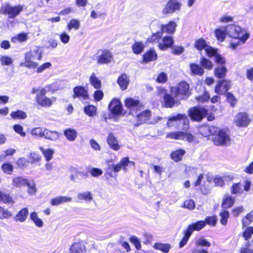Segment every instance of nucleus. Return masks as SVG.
<instances>
[{
	"mask_svg": "<svg viewBox=\"0 0 253 253\" xmlns=\"http://www.w3.org/2000/svg\"><path fill=\"white\" fill-rule=\"evenodd\" d=\"M221 217L220 223L223 225H225L227 223L228 219L229 217V213L228 211L224 210L220 213Z\"/></svg>",
	"mask_w": 253,
	"mask_h": 253,
	"instance_id": "nucleus-51",
	"label": "nucleus"
},
{
	"mask_svg": "<svg viewBox=\"0 0 253 253\" xmlns=\"http://www.w3.org/2000/svg\"><path fill=\"white\" fill-rule=\"evenodd\" d=\"M189 67L192 75L201 76L204 74V69L201 65L192 63L190 64Z\"/></svg>",
	"mask_w": 253,
	"mask_h": 253,
	"instance_id": "nucleus-25",
	"label": "nucleus"
},
{
	"mask_svg": "<svg viewBox=\"0 0 253 253\" xmlns=\"http://www.w3.org/2000/svg\"><path fill=\"white\" fill-rule=\"evenodd\" d=\"M208 45L207 44L206 41L203 39H200L196 41L195 43V47L199 50L202 49H206V47Z\"/></svg>",
	"mask_w": 253,
	"mask_h": 253,
	"instance_id": "nucleus-45",
	"label": "nucleus"
},
{
	"mask_svg": "<svg viewBox=\"0 0 253 253\" xmlns=\"http://www.w3.org/2000/svg\"><path fill=\"white\" fill-rule=\"evenodd\" d=\"M40 150L47 161H49L52 158L54 152L52 149H45L42 147H41Z\"/></svg>",
	"mask_w": 253,
	"mask_h": 253,
	"instance_id": "nucleus-48",
	"label": "nucleus"
},
{
	"mask_svg": "<svg viewBox=\"0 0 253 253\" xmlns=\"http://www.w3.org/2000/svg\"><path fill=\"white\" fill-rule=\"evenodd\" d=\"M227 72V69L225 66H218L214 69V76L219 79L224 78Z\"/></svg>",
	"mask_w": 253,
	"mask_h": 253,
	"instance_id": "nucleus-29",
	"label": "nucleus"
},
{
	"mask_svg": "<svg viewBox=\"0 0 253 253\" xmlns=\"http://www.w3.org/2000/svg\"><path fill=\"white\" fill-rule=\"evenodd\" d=\"M25 62L23 65L27 68H36L38 64L34 61L36 60H41L42 58V51L38 47L31 50L26 53L25 55Z\"/></svg>",
	"mask_w": 253,
	"mask_h": 253,
	"instance_id": "nucleus-2",
	"label": "nucleus"
},
{
	"mask_svg": "<svg viewBox=\"0 0 253 253\" xmlns=\"http://www.w3.org/2000/svg\"><path fill=\"white\" fill-rule=\"evenodd\" d=\"M64 134L68 140L74 141L77 136L78 133L74 129L67 128L64 130Z\"/></svg>",
	"mask_w": 253,
	"mask_h": 253,
	"instance_id": "nucleus-30",
	"label": "nucleus"
},
{
	"mask_svg": "<svg viewBox=\"0 0 253 253\" xmlns=\"http://www.w3.org/2000/svg\"><path fill=\"white\" fill-rule=\"evenodd\" d=\"M199 63L204 69L211 70L213 68V65L212 62L204 56H202L200 58Z\"/></svg>",
	"mask_w": 253,
	"mask_h": 253,
	"instance_id": "nucleus-32",
	"label": "nucleus"
},
{
	"mask_svg": "<svg viewBox=\"0 0 253 253\" xmlns=\"http://www.w3.org/2000/svg\"><path fill=\"white\" fill-rule=\"evenodd\" d=\"M28 180L22 177H16L13 179L12 185L17 187H21L26 185Z\"/></svg>",
	"mask_w": 253,
	"mask_h": 253,
	"instance_id": "nucleus-38",
	"label": "nucleus"
},
{
	"mask_svg": "<svg viewBox=\"0 0 253 253\" xmlns=\"http://www.w3.org/2000/svg\"><path fill=\"white\" fill-rule=\"evenodd\" d=\"M108 109L112 114L118 115L121 114L123 110V106L119 99L114 98L109 104Z\"/></svg>",
	"mask_w": 253,
	"mask_h": 253,
	"instance_id": "nucleus-10",
	"label": "nucleus"
},
{
	"mask_svg": "<svg viewBox=\"0 0 253 253\" xmlns=\"http://www.w3.org/2000/svg\"><path fill=\"white\" fill-rule=\"evenodd\" d=\"M173 43V40L171 37L166 36L163 38L162 42L159 43V48L161 50H165L169 47H171Z\"/></svg>",
	"mask_w": 253,
	"mask_h": 253,
	"instance_id": "nucleus-21",
	"label": "nucleus"
},
{
	"mask_svg": "<svg viewBox=\"0 0 253 253\" xmlns=\"http://www.w3.org/2000/svg\"><path fill=\"white\" fill-rule=\"evenodd\" d=\"M129 79L126 74L122 75L118 79L117 83L122 90L127 88L129 84Z\"/></svg>",
	"mask_w": 253,
	"mask_h": 253,
	"instance_id": "nucleus-28",
	"label": "nucleus"
},
{
	"mask_svg": "<svg viewBox=\"0 0 253 253\" xmlns=\"http://www.w3.org/2000/svg\"><path fill=\"white\" fill-rule=\"evenodd\" d=\"M207 110L203 108L194 107L189 110V116L192 120L201 121L207 115Z\"/></svg>",
	"mask_w": 253,
	"mask_h": 253,
	"instance_id": "nucleus-6",
	"label": "nucleus"
},
{
	"mask_svg": "<svg viewBox=\"0 0 253 253\" xmlns=\"http://www.w3.org/2000/svg\"><path fill=\"white\" fill-rule=\"evenodd\" d=\"M176 26V24L175 22L170 21L168 24L161 25L160 30L162 32V33L165 32L168 34H173L175 31Z\"/></svg>",
	"mask_w": 253,
	"mask_h": 253,
	"instance_id": "nucleus-26",
	"label": "nucleus"
},
{
	"mask_svg": "<svg viewBox=\"0 0 253 253\" xmlns=\"http://www.w3.org/2000/svg\"><path fill=\"white\" fill-rule=\"evenodd\" d=\"M196 99L201 102H204L209 100L210 95L209 93L204 89L203 94L196 97Z\"/></svg>",
	"mask_w": 253,
	"mask_h": 253,
	"instance_id": "nucleus-55",
	"label": "nucleus"
},
{
	"mask_svg": "<svg viewBox=\"0 0 253 253\" xmlns=\"http://www.w3.org/2000/svg\"><path fill=\"white\" fill-rule=\"evenodd\" d=\"M107 143L109 147L113 150L118 151L120 149V146L119 145L118 141L113 133L108 134L107 138Z\"/></svg>",
	"mask_w": 253,
	"mask_h": 253,
	"instance_id": "nucleus-18",
	"label": "nucleus"
},
{
	"mask_svg": "<svg viewBox=\"0 0 253 253\" xmlns=\"http://www.w3.org/2000/svg\"><path fill=\"white\" fill-rule=\"evenodd\" d=\"M72 198L67 196H58L51 200L50 204L53 206H57L61 204L70 202Z\"/></svg>",
	"mask_w": 253,
	"mask_h": 253,
	"instance_id": "nucleus-27",
	"label": "nucleus"
},
{
	"mask_svg": "<svg viewBox=\"0 0 253 253\" xmlns=\"http://www.w3.org/2000/svg\"><path fill=\"white\" fill-rule=\"evenodd\" d=\"M226 96L228 102L230 103V105L233 107L237 103V99L234 95L231 92H227Z\"/></svg>",
	"mask_w": 253,
	"mask_h": 253,
	"instance_id": "nucleus-54",
	"label": "nucleus"
},
{
	"mask_svg": "<svg viewBox=\"0 0 253 253\" xmlns=\"http://www.w3.org/2000/svg\"><path fill=\"white\" fill-rule=\"evenodd\" d=\"M203 129L205 130L208 131L209 134H207V135H213L215 136L216 135L217 133H219V131L222 130L218 127L213 126H205L203 127Z\"/></svg>",
	"mask_w": 253,
	"mask_h": 253,
	"instance_id": "nucleus-47",
	"label": "nucleus"
},
{
	"mask_svg": "<svg viewBox=\"0 0 253 253\" xmlns=\"http://www.w3.org/2000/svg\"><path fill=\"white\" fill-rule=\"evenodd\" d=\"M215 34L218 41L223 42L227 35L226 31V27L220 28L215 31Z\"/></svg>",
	"mask_w": 253,
	"mask_h": 253,
	"instance_id": "nucleus-37",
	"label": "nucleus"
},
{
	"mask_svg": "<svg viewBox=\"0 0 253 253\" xmlns=\"http://www.w3.org/2000/svg\"><path fill=\"white\" fill-rule=\"evenodd\" d=\"M180 3L176 0H169L163 10V13L165 14L172 13L176 10H179L181 7Z\"/></svg>",
	"mask_w": 253,
	"mask_h": 253,
	"instance_id": "nucleus-11",
	"label": "nucleus"
},
{
	"mask_svg": "<svg viewBox=\"0 0 253 253\" xmlns=\"http://www.w3.org/2000/svg\"><path fill=\"white\" fill-rule=\"evenodd\" d=\"M45 129L44 127H35L32 129L31 134L36 136L43 138Z\"/></svg>",
	"mask_w": 253,
	"mask_h": 253,
	"instance_id": "nucleus-44",
	"label": "nucleus"
},
{
	"mask_svg": "<svg viewBox=\"0 0 253 253\" xmlns=\"http://www.w3.org/2000/svg\"><path fill=\"white\" fill-rule=\"evenodd\" d=\"M77 197L79 200H84L86 202H90L93 199L92 194L89 191L80 192L78 194Z\"/></svg>",
	"mask_w": 253,
	"mask_h": 253,
	"instance_id": "nucleus-39",
	"label": "nucleus"
},
{
	"mask_svg": "<svg viewBox=\"0 0 253 253\" xmlns=\"http://www.w3.org/2000/svg\"><path fill=\"white\" fill-rule=\"evenodd\" d=\"M29 159L30 163L34 164L40 161V156L38 153L35 152L31 153Z\"/></svg>",
	"mask_w": 253,
	"mask_h": 253,
	"instance_id": "nucleus-62",
	"label": "nucleus"
},
{
	"mask_svg": "<svg viewBox=\"0 0 253 253\" xmlns=\"http://www.w3.org/2000/svg\"><path fill=\"white\" fill-rule=\"evenodd\" d=\"M96 107L94 105H88L85 106L84 109V113L89 117H93L96 114Z\"/></svg>",
	"mask_w": 253,
	"mask_h": 253,
	"instance_id": "nucleus-41",
	"label": "nucleus"
},
{
	"mask_svg": "<svg viewBox=\"0 0 253 253\" xmlns=\"http://www.w3.org/2000/svg\"><path fill=\"white\" fill-rule=\"evenodd\" d=\"M166 90L165 89L162 90V93H164V100L165 105L167 107L171 108L174 104L177 103V101L174 100L172 97L173 95H170L169 94L166 93Z\"/></svg>",
	"mask_w": 253,
	"mask_h": 253,
	"instance_id": "nucleus-22",
	"label": "nucleus"
},
{
	"mask_svg": "<svg viewBox=\"0 0 253 253\" xmlns=\"http://www.w3.org/2000/svg\"><path fill=\"white\" fill-rule=\"evenodd\" d=\"M80 27V22L79 20L73 19L70 21L67 24V28L69 31L74 29L76 30H78Z\"/></svg>",
	"mask_w": 253,
	"mask_h": 253,
	"instance_id": "nucleus-46",
	"label": "nucleus"
},
{
	"mask_svg": "<svg viewBox=\"0 0 253 253\" xmlns=\"http://www.w3.org/2000/svg\"><path fill=\"white\" fill-rule=\"evenodd\" d=\"M179 124H182L184 126V128H187L188 125V120L184 114H178L176 116H172L169 118L167 122V126L171 127L173 126H177Z\"/></svg>",
	"mask_w": 253,
	"mask_h": 253,
	"instance_id": "nucleus-5",
	"label": "nucleus"
},
{
	"mask_svg": "<svg viewBox=\"0 0 253 253\" xmlns=\"http://www.w3.org/2000/svg\"><path fill=\"white\" fill-rule=\"evenodd\" d=\"M46 92L45 89H41L36 96V101L38 104L42 107H49L51 106L52 101L50 98L46 97Z\"/></svg>",
	"mask_w": 253,
	"mask_h": 253,
	"instance_id": "nucleus-7",
	"label": "nucleus"
},
{
	"mask_svg": "<svg viewBox=\"0 0 253 253\" xmlns=\"http://www.w3.org/2000/svg\"><path fill=\"white\" fill-rule=\"evenodd\" d=\"M70 251L72 253H85L86 250L83 242H77L72 245Z\"/></svg>",
	"mask_w": 253,
	"mask_h": 253,
	"instance_id": "nucleus-24",
	"label": "nucleus"
},
{
	"mask_svg": "<svg viewBox=\"0 0 253 253\" xmlns=\"http://www.w3.org/2000/svg\"><path fill=\"white\" fill-rule=\"evenodd\" d=\"M253 221V211L249 213L242 220L243 226L246 227Z\"/></svg>",
	"mask_w": 253,
	"mask_h": 253,
	"instance_id": "nucleus-50",
	"label": "nucleus"
},
{
	"mask_svg": "<svg viewBox=\"0 0 253 253\" xmlns=\"http://www.w3.org/2000/svg\"><path fill=\"white\" fill-rule=\"evenodd\" d=\"M136 117L138 124L142 123L149 124L151 118V112L148 110H145L137 114Z\"/></svg>",
	"mask_w": 253,
	"mask_h": 253,
	"instance_id": "nucleus-20",
	"label": "nucleus"
},
{
	"mask_svg": "<svg viewBox=\"0 0 253 253\" xmlns=\"http://www.w3.org/2000/svg\"><path fill=\"white\" fill-rule=\"evenodd\" d=\"M90 84L96 89H99L101 87V83L100 80L96 76L95 73L92 74L89 78Z\"/></svg>",
	"mask_w": 253,
	"mask_h": 253,
	"instance_id": "nucleus-40",
	"label": "nucleus"
},
{
	"mask_svg": "<svg viewBox=\"0 0 253 253\" xmlns=\"http://www.w3.org/2000/svg\"><path fill=\"white\" fill-rule=\"evenodd\" d=\"M0 61L2 65H10L12 62V59L7 56H2L0 58Z\"/></svg>",
	"mask_w": 253,
	"mask_h": 253,
	"instance_id": "nucleus-61",
	"label": "nucleus"
},
{
	"mask_svg": "<svg viewBox=\"0 0 253 253\" xmlns=\"http://www.w3.org/2000/svg\"><path fill=\"white\" fill-rule=\"evenodd\" d=\"M23 10V6L17 5L12 6L7 5L3 8L4 13L7 15L10 18H15Z\"/></svg>",
	"mask_w": 253,
	"mask_h": 253,
	"instance_id": "nucleus-9",
	"label": "nucleus"
},
{
	"mask_svg": "<svg viewBox=\"0 0 253 253\" xmlns=\"http://www.w3.org/2000/svg\"><path fill=\"white\" fill-rule=\"evenodd\" d=\"M27 34L22 33L18 34L17 36L13 37L12 39V41L14 42H15L16 41H18L20 42H23L27 41Z\"/></svg>",
	"mask_w": 253,
	"mask_h": 253,
	"instance_id": "nucleus-57",
	"label": "nucleus"
},
{
	"mask_svg": "<svg viewBox=\"0 0 253 253\" xmlns=\"http://www.w3.org/2000/svg\"><path fill=\"white\" fill-rule=\"evenodd\" d=\"M185 154V150L179 149L174 152H172L170 154L171 159L175 162H178L181 160L182 157Z\"/></svg>",
	"mask_w": 253,
	"mask_h": 253,
	"instance_id": "nucleus-33",
	"label": "nucleus"
},
{
	"mask_svg": "<svg viewBox=\"0 0 253 253\" xmlns=\"http://www.w3.org/2000/svg\"><path fill=\"white\" fill-rule=\"evenodd\" d=\"M128 164L134 166V163L132 161H129L128 158L127 157L124 158L119 164L113 165L112 166V169L114 172H118L122 168H123L125 169L126 167L127 166Z\"/></svg>",
	"mask_w": 253,
	"mask_h": 253,
	"instance_id": "nucleus-19",
	"label": "nucleus"
},
{
	"mask_svg": "<svg viewBox=\"0 0 253 253\" xmlns=\"http://www.w3.org/2000/svg\"><path fill=\"white\" fill-rule=\"evenodd\" d=\"M206 226V222L203 220H199L188 225L187 229L184 230L190 235L194 231H199Z\"/></svg>",
	"mask_w": 253,
	"mask_h": 253,
	"instance_id": "nucleus-15",
	"label": "nucleus"
},
{
	"mask_svg": "<svg viewBox=\"0 0 253 253\" xmlns=\"http://www.w3.org/2000/svg\"><path fill=\"white\" fill-rule=\"evenodd\" d=\"M89 172L91 176L94 177H97L102 174L103 171L101 169L93 168L89 169Z\"/></svg>",
	"mask_w": 253,
	"mask_h": 253,
	"instance_id": "nucleus-63",
	"label": "nucleus"
},
{
	"mask_svg": "<svg viewBox=\"0 0 253 253\" xmlns=\"http://www.w3.org/2000/svg\"><path fill=\"white\" fill-rule=\"evenodd\" d=\"M171 93L178 99H185L191 94L189 84L185 82H180L177 86L171 88Z\"/></svg>",
	"mask_w": 253,
	"mask_h": 253,
	"instance_id": "nucleus-3",
	"label": "nucleus"
},
{
	"mask_svg": "<svg viewBox=\"0 0 253 253\" xmlns=\"http://www.w3.org/2000/svg\"><path fill=\"white\" fill-rule=\"evenodd\" d=\"M235 202V198L230 196H226L224 197L222 203V208L223 209H228L232 206Z\"/></svg>",
	"mask_w": 253,
	"mask_h": 253,
	"instance_id": "nucleus-34",
	"label": "nucleus"
},
{
	"mask_svg": "<svg viewBox=\"0 0 253 253\" xmlns=\"http://www.w3.org/2000/svg\"><path fill=\"white\" fill-rule=\"evenodd\" d=\"M12 201V199L9 195L0 191V202H2L4 203H10Z\"/></svg>",
	"mask_w": 253,
	"mask_h": 253,
	"instance_id": "nucleus-58",
	"label": "nucleus"
},
{
	"mask_svg": "<svg viewBox=\"0 0 253 253\" xmlns=\"http://www.w3.org/2000/svg\"><path fill=\"white\" fill-rule=\"evenodd\" d=\"M73 98L86 100L88 98L87 90L83 86H77L73 88Z\"/></svg>",
	"mask_w": 253,
	"mask_h": 253,
	"instance_id": "nucleus-12",
	"label": "nucleus"
},
{
	"mask_svg": "<svg viewBox=\"0 0 253 253\" xmlns=\"http://www.w3.org/2000/svg\"><path fill=\"white\" fill-rule=\"evenodd\" d=\"M145 46L141 42H135L132 45V49L134 54H140L144 49Z\"/></svg>",
	"mask_w": 253,
	"mask_h": 253,
	"instance_id": "nucleus-36",
	"label": "nucleus"
},
{
	"mask_svg": "<svg viewBox=\"0 0 253 253\" xmlns=\"http://www.w3.org/2000/svg\"><path fill=\"white\" fill-rule=\"evenodd\" d=\"M253 234V227H248L246 228L243 233V236L246 240H248Z\"/></svg>",
	"mask_w": 253,
	"mask_h": 253,
	"instance_id": "nucleus-64",
	"label": "nucleus"
},
{
	"mask_svg": "<svg viewBox=\"0 0 253 253\" xmlns=\"http://www.w3.org/2000/svg\"><path fill=\"white\" fill-rule=\"evenodd\" d=\"M98 64H107L113 60L112 53L109 50L104 49L97 52V55L95 57Z\"/></svg>",
	"mask_w": 253,
	"mask_h": 253,
	"instance_id": "nucleus-4",
	"label": "nucleus"
},
{
	"mask_svg": "<svg viewBox=\"0 0 253 253\" xmlns=\"http://www.w3.org/2000/svg\"><path fill=\"white\" fill-rule=\"evenodd\" d=\"M227 35L231 38L237 39V42H231L230 48L234 50L237 46L244 44L249 38L250 34L245 29L235 24L226 27Z\"/></svg>",
	"mask_w": 253,
	"mask_h": 253,
	"instance_id": "nucleus-1",
	"label": "nucleus"
},
{
	"mask_svg": "<svg viewBox=\"0 0 253 253\" xmlns=\"http://www.w3.org/2000/svg\"><path fill=\"white\" fill-rule=\"evenodd\" d=\"M143 60L146 62L154 61L157 58V54L154 49H150L143 55Z\"/></svg>",
	"mask_w": 253,
	"mask_h": 253,
	"instance_id": "nucleus-31",
	"label": "nucleus"
},
{
	"mask_svg": "<svg viewBox=\"0 0 253 253\" xmlns=\"http://www.w3.org/2000/svg\"><path fill=\"white\" fill-rule=\"evenodd\" d=\"M26 185L28 187V192L30 195H34L36 194L37 189L33 180H28Z\"/></svg>",
	"mask_w": 253,
	"mask_h": 253,
	"instance_id": "nucleus-49",
	"label": "nucleus"
},
{
	"mask_svg": "<svg viewBox=\"0 0 253 253\" xmlns=\"http://www.w3.org/2000/svg\"><path fill=\"white\" fill-rule=\"evenodd\" d=\"M44 131L45 135H44L43 138L45 139L55 141L59 137V133L56 131H50L46 128Z\"/></svg>",
	"mask_w": 253,
	"mask_h": 253,
	"instance_id": "nucleus-35",
	"label": "nucleus"
},
{
	"mask_svg": "<svg viewBox=\"0 0 253 253\" xmlns=\"http://www.w3.org/2000/svg\"><path fill=\"white\" fill-rule=\"evenodd\" d=\"M125 106L131 111L140 110L142 106L141 103L138 100H135L132 98H128L126 99Z\"/></svg>",
	"mask_w": 253,
	"mask_h": 253,
	"instance_id": "nucleus-17",
	"label": "nucleus"
},
{
	"mask_svg": "<svg viewBox=\"0 0 253 253\" xmlns=\"http://www.w3.org/2000/svg\"><path fill=\"white\" fill-rule=\"evenodd\" d=\"M250 121V120L248 115L244 112L237 114L235 119L236 125L240 127L247 126L249 125Z\"/></svg>",
	"mask_w": 253,
	"mask_h": 253,
	"instance_id": "nucleus-14",
	"label": "nucleus"
},
{
	"mask_svg": "<svg viewBox=\"0 0 253 253\" xmlns=\"http://www.w3.org/2000/svg\"><path fill=\"white\" fill-rule=\"evenodd\" d=\"M231 82L223 80L219 81L215 87L216 93L223 94L228 90L231 87Z\"/></svg>",
	"mask_w": 253,
	"mask_h": 253,
	"instance_id": "nucleus-13",
	"label": "nucleus"
},
{
	"mask_svg": "<svg viewBox=\"0 0 253 253\" xmlns=\"http://www.w3.org/2000/svg\"><path fill=\"white\" fill-rule=\"evenodd\" d=\"M29 211L28 208H23L19 211L16 215L14 217V219L15 221L23 222L26 220Z\"/></svg>",
	"mask_w": 253,
	"mask_h": 253,
	"instance_id": "nucleus-23",
	"label": "nucleus"
},
{
	"mask_svg": "<svg viewBox=\"0 0 253 253\" xmlns=\"http://www.w3.org/2000/svg\"><path fill=\"white\" fill-rule=\"evenodd\" d=\"M229 135L223 130H221L213 138V142L216 145H226L230 143Z\"/></svg>",
	"mask_w": 253,
	"mask_h": 253,
	"instance_id": "nucleus-8",
	"label": "nucleus"
},
{
	"mask_svg": "<svg viewBox=\"0 0 253 253\" xmlns=\"http://www.w3.org/2000/svg\"><path fill=\"white\" fill-rule=\"evenodd\" d=\"M11 117L14 120L25 119L27 118L26 113L21 110H17L12 112L10 114Z\"/></svg>",
	"mask_w": 253,
	"mask_h": 253,
	"instance_id": "nucleus-43",
	"label": "nucleus"
},
{
	"mask_svg": "<svg viewBox=\"0 0 253 253\" xmlns=\"http://www.w3.org/2000/svg\"><path fill=\"white\" fill-rule=\"evenodd\" d=\"M182 135V131L171 132L167 134L166 137L174 139H181Z\"/></svg>",
	"mask_w": 253,
	"mask_h": 253,
	"instance_id": "nucleus-59",
	"label": "nucleus"
},
{
	"mask_svg": "<svg viewBox=\"0 0 253 253\" xmlns=\"http://www.w3.org/2000/svg\"><path fill=\"white\" fill-rule=\"evenodd\" d=\"M170 246L168 244L156 243L154 245V248L160 250L164 253H167L169 252Z\"/></svg>",
	"mask_w": 253,
	"mask_h": 253,
	"instance_id": "nucleus-42",
	"label": "nucleus"
},
{
	"mask_svg": "<svg viewBox=\"0 0 253 253\" xmlns=\"http://www.w3.org/2000/svg\"><path fill=\"white\" fill-rule=\"evenodd\" d=\"M13 130L15 132L20 135L22 137L26 136V132L23 131V126L19 124L15 125L13 126Z\"/></svg>",
	"mask_w": 253,
	"mask_h": 253,
	"instance_id": "nucleus-56",
	"label": "nucleus"
},
{
	"mask_svg": "<svg viewBox=\"0 0 253 253\" xmlns=\"http://www.w3.org/2000/svg\"><path fill=\"white\" fill-rule=\"evenodd\" d=\"M11 216L12 213L10 211L0 206V219L8 218Z\"/></svg>",
	"mask_w": 253,
	"mask_h": 253,
	"instance_id": "nucleus-52",
	"label": "nucleus"
},
{
	"mask_svg": "<svg viewBox=\"0 0 253 253\" xmlns=\"http://www.w3.org/2000/svg\"><path fill=\"white\" fill-rule=\"evenodd\" d=\"M205 50L206 51L208 56L210 58L215 57V55L218 53L216 49L213 48L209 45H208L207 47H206V49Z\"/></svg>",
	"mask_w": 253,
	"mask_h": 253,
	"instance_id": "nucleus-53",
	"label": "nucleus"
},
{
	"mask_svg": "<svg viewBox=\"0 0 253 253\" xmlns=\"http://www.w3.org/2000/svg\"><path fill=\"white\" fill-rule=\"evenodd\" d=\"M214 58L215 62L216 64L220 65L219 66H224L226 63V59L221 54L218 53L214 57Z\"/></svg>",
	"mask_w": 253,
	"mask_h": 253,
	"instance_id": "nucleus-60",
	"label": "nucleus"
},
{
	"mask_svg": "<svg viewBox=\"0 0 253 253\" xmlns=\"http://www.w3.org/2000/svg\"><path fill=\"white\" fill-rule=\"evenodd\" d=\"M206 226V222L203 220H199L188 225L187 229L184 230L190 235L194 231H199Z\"/></svg>",
	"mask_w": 253,
	"mask_h": 253,
	"instance_id": "nucleus-16",
	"label": "nucleus"
}]
</instances>
